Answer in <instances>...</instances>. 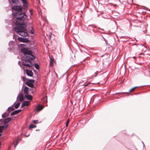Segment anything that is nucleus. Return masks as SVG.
I'll return each mask as SVG.
<instances>
[{"label": "nucleus", "mask_w": 150, "mask_h": 150, "mask_svg": "<svg viewBox=\"0 0 150 150\" xmlns=\"http://www.w3.org/2000/svg\"><path fill=\"white\" fill-rule=\"evenodd\" d=\"M14 16L16 18L15 24L16 26L14 30L19 35L23 37L28 36L27 32V25L24 22L25 19L27 16L25 13L17 12L15 13Z\"/></svg>", "instance_id": "f257e3e1"}, {"label": "nucleus", "mask_w": 150, "mask_h": 150, "mask_svg": "<svg viewBox=\"0 0 150 150\" xmlns=\"http://www.w3.org/2000/svg\"><path fill=\"white\" fill-rule=\"evenodd\" d=\"M21 51L26 58L23 60V65L28 67H32L34 65L30 60H34L35 58V57L33 55L32 51L28 48H23L21 49Z\"/></svg>", "instance_id": "f03ea898"}, {"label": "nucleus", "mask_w": 150, "mask_h": 150, "mask_svg": "<svg viewBox=\"0 0 150 150\" xmlns=\"http://www.w3.org/2000/svg\"><path fill=\"white\" fill-rule=\"evenodd\" d=\"M12 10H14L15 11H17V12L14 13H13V16L15 17V16H14V14L15 13L17 12H20L21 13H23L22 12L20 11H21L22 10V8L21 6H16L13 7L12 8Z\"/></svg>", "instance_id": "7ed1b4c3"}, {"label": "nucleus", "mask_w": 150, "mask_h": 150, "mask_svg": "<svg viewBox=\"0 0 150 150\" xmlns=\"http://www.w3.org/2000/svg\"><path fill=\"white\" fill-rule=\"evenodd\" d=\"M24 93L26 94L29 93H33V89L32 88H29L28 87L25 86L24 89Z\"/></svg>", "instance_id": "20e7f679"}, {"label": "nucleus", "mask_w": 150, "mask_h": 150, "mask_svg": "<svg viewBox=\"0 0 150 150\" xmlns=\"http://www.w3.org/2000/svg\"><path fill=\"white\" fill-rule=\"evenodd\" d=\"M17 99L20 102L23 101L24 99L23 94L21 93H20L17 97Z\"/></svg>", "instance_id": "39448f33"}, {"label": "nucleus", "mask_w": 150, "mask_h": 150, "mask_svg": "<svg viewBox=\"0 0 150 150\" xmlns=\"http://www.w3.org/2000/svg\"><path fill=\"white\" fill-rule=\"evenodd\" d=\"M23 4V7L25 8L28 7V2L26 0H21Z\"/></svg>", "instance_id": "423d86ee"}, {"label": "nucleus", "mask_w": 150, "mask_h": 150, "mask_svg": "<svg viewBox=\"0 0 150 150\" xmlns=\"http://www.w3.org/2000/svg\"><path fill=\"white\" fill-rule=\"evenodd\" d=\"M26 73L27 75L28 76L30 77L33 76V74L31 71L29 70L28 69H26Z\"/></svg>", "instance_id": "0eeeda50"}, {"label": "nucleus", "mask_w": 150, "mask_h": 150, "mask_svg": "<svg viewBox=\"0 0 150 150\" xmlns=\"http://www.w3.org/2000/svg\"><path fill=\"white\" fill-rule=\"evenodd\" d=\"M30 102L29 101H25L22 104L21 108H23L25 106H28L29 105Z\"/></svg>", "instance_id": "6e6552de"}, {"label": "nucleus", "mask_w": 150, "mask_h": 150, "mask_svg": "<svg viewBox=\"0 0 150 150\" xmlns=\"http://www.w3.org/2000/svg\"><path fill=\"white\" fill-rule=\"evenodd\" d=\"M25 97L26 99L29 100H32L33 99V97L31 95H25Z\"/></svg>", "instance_id": "1a4fd4ad"}, {"label": "nucleus", "mask_w": 150, "mask_h": 150, "mask_svg": "<svg viewBox=\"0 0 150 150\" xmlns=\"http://www.w3.org/2000/svg\"><path fill=\"white\" fill-rule=\"evenodd\" d=\"M21 110H16L13 112H12L11 113V115L13 116L16 115L18 113H19L21 111Z\"/></svg>", "instance_id": "9d476101"}, {"label": "nucleus", "mask_w": 150, "mask_h": 150, "mask_svg": "<svg viewBox=\"0 0 150 150\" xmlns=\"http://www.w3.org/2000/svg\"><path fill=\"white\" fill-rule=\"evenodd\" d=\"M12 120V119L10 117H8L7 118L5 119L4 120V124H6L8 123L9 121H11Z\"/></svg>", "instance_id": "9b49d317"}, {"label": "nucleus", "mask_w": 150, "mask_h": 150, "mask_svg": "<svg viewBox=\"0 0 150 150\" xmlns=\"http://www.w3.org/2000/svg\"><path fill=\"white\" fill-rule=\"evenodd\" d=\"M44 107L41 105H38L37 107V111H40Z\"/></svg>", "instance_id": "f8f14e48"}, {"label": "nucleus", "mask_w": 150, "mask_h": 150, "mask_svg": "<svg viewBox=\"0 0 150 150\" xmlns=\"http://www.w3.org/2000/svg\"><path fill=\"white\" fill-rule=\"evenodd\" d=\"M9 112L8 113L5 112L4 114H3L2 115V117L3 118H6V117H8L9 116Z\"/></svg>", "instance_id": "ddd939ff"}, {"label": "nucleus", "mask_w": 150, "mask_h": 150, "mask_svg": "<svg viewBox=\"0 0 150 150\" xmlns=\"http://www.w3.org/2000/svg\"><path fill=\"white\" fill-rule=\"evenodd\" d=\"M25 84L28 86L30 87L31 88H32L34 86V85L32 83L29 82H26Z\"/></svg>", "instance_id": "4468645a"}, {"label": "nucleus", "mask_w": 150, "mask_h": 150, "mask_svg": "<svg viewBox=\"0 0 150 150\" xmlns=\"http://www.w3.org/2000/svg\"><path fill=\"white\" fill-rule=\"evenodd\" d=\"M50 66L51 67L53 65V63L54 62V60L53 59H52L50 58Z\"/></svg>", "instance_id": "2eb2a0df"}, {"label": "nucleus", "mask_w": 150, "mask_h": 150, "mask_svg": "<svg viewBox=\"0 0 150 150\" xmlns=\"http://www.w3.org/2000/svg\"><path fill=\"white\" fill-rule=\"evenodd\" d=\"M9 2L10 3L11 1L12 3H14L15 4H16L18 2V0H8Z\"/></svg>", "instance_id": "dca6fc26"}, {"label": "nucleus", "mask_w": 150, "mask_h": 150, "mask_svg": "<svg viewBox=\"0 0 150 150\" xmlns=\"http://www.w3.org/2000/svg\"><path fill=\"white\" fill-rule=\"evenodd\" d=\"M22 42H28L29 41V40L27 38H23Z\"/></svg>", "instance_id": "f3484780"}, {"label": "nucleus", "mask_w": 150, "mask_h": 150, "mask_svg": "<svg viewBox=\"0 0 150 150\" xmlns=\"http://www.w3.org/2000/svg\"><path fill=\"white\" fill-rule=\"evenodd\" d=\"M34 66L35 67V68L37 69L38 70L39 69V65L37 63H35L34 64Z\"/></svg>", "instance_id": "a211bd4d"}, {"label": "nucleus", "mask_w": 150, "mask_h": 150, "mask_svg": "<svg viewBox=\"0 0 150 150\" xmlns=\"http://www.w3.org/2000/svg\"><path fill=\"white\" fill-rule=\"evenodd\" d=\"M20 105V103H18L14 105V108L16 109H17L18 108Z\"/></svg>", "instance_id": "6ab92c4d"}, {"label": "nucleus", "mask_w": 150, "mask_h": 150, "mask_svg": "<svg viewBox=\"0 0 150 150\" xmlns=\"http://www.w3.org/2000/svg\"><path fill=\"white\" fill-rule=\"evenodd\" d=\"M141 45L143 47V48L142 49L143 51L144 52H146L147 50L146 47L144 46L143 45Z\"/></svg>", "instance_id": "aec40b11"}, {"label": "nucleus", "mask_w": 150, "mask_h": 150, "mask_svg": "<svg viewBox=\"0 0 150 150\" xmlns=\"http://www.w3.org/2000/svg\"><path fill=\"white\" fill-rule=\"evenodd\" d=\"M36 127V125H34L32 124H30L29 126V128H35Z\"/></svg>", "instance_id": "412c9836"}, {"label": "nucleus", "mask_w": 150, "mask_h": 150, "mask_svg": "<svg viewBox=\"0 0 150 150\" xmlns=\"http://www.w3.org/2000/svg\"><path fill=\"white\" fill-rule=\"evenodd\" d=\"M4 125L1 126L2 128L3 129L4 128H6L8 126V125L7 124H4Z\"/></svg>", "instance_id": "4be33fe9"}, {"label": "nucleus", "mask_w": 150, "mask_h": 150, "mask_svg": "<svg viewBox=\"0 0 150 150\" xmlns=\"http://www.w3.org/2000/svg\"><path fill=\"white\" fill-rule=\"evenodd\" d=\"M23 38L18 37V40L19 41L22 42Z\"/></svg>", "instance_id": "5701e85b"}, {"label": "nucleus", "mask_w": 150, "mask_h": 150, "mask_svg": "<svg viewBox=\"0 0 150 150\" xmlns=\"http://www.w3.org/2000/svg\"><path fill=\"white\" fill-rule=\"evenodd\" d=\"M18 144V139H17L16 142H14L13 144L15 146H17Z\"/></svg>", "instance_id": "b1692460"}, {"label": "nucleus", "mask_w": 150, "mask_h": 150, "mask_svg": "<svg viewBox=\"0 0 150 150\" xmlns=\"http://www.w3.org/2000/svg\"><path fill=\"white\" fill-rule=\"evenodd\" d=\"M138 87V86H135V87H133V88H132L129 91V93L131 91H133L135 88H136Z\"/></svg>", "instance_id": "393cba45"}, {"label": "nucleus", "mask_w": 150, "mask_h": 150, "mask_svg": "<svg viewBox=\"0 0 150 150\" xmlns=\"http://www.w3.org/2000/svg\"><path fill=\"white\" fill-rule=\"evenodd\" d=\"M32 122L35 124H38V120H33Z\"/></svg>", "instance_id": "a878e982"}, {"label": "nucleus", "mask_w": 150, "mask_h": 150, "mask_svg": "<svg viewBox=\"0 0 150 150\" xmlns=\"http://www.w3.org/2000/svg\"><path fill=\"white\" fill-rule=\"evenodd\" d=\"M13 108L12 107H9L7 109V110L8 111L9 110H13Z\"/></svg>", "instance_id": "bb28decb"}, {"label": "nucleus", "mask_w": 150, "mask_h": 150, "mask_svg": "<svg viewBox=\"0 0 150 150\" xmlns=\"http://www.w3.org/2000/svg\"><path fill=\"white\" fill-rule=\"evenodd\" d=\"M30 13L31 15H32L33 14V11L32 10H29Z\"/></svg>", "instance_id": "cd10ccee"}, {"label": "nucleus", "mask_w": 150, "mask_h": 150, "mask_svg": "<svg viewBox=\"0 0 150 150\" xmlns=\"http://www.w3.org/2000/svg\"><path fill=\"white\" fill-rule=\"evenodd\" d=\"M13 44V43L12 42H10L9 43V45H12Z\"/></svg>", "instance_id": "c85d7f7f"}, {"label": "nucleus", "mask_w": 150, "mask_h": 150, "mask_svg": "<svg viewBox=\"0 0 150 150\" xmlns=\"http://www.w3.org/2000/svg\"><path fill=\"white\" fill-rule=\"evenodd\" d=\"M3 129L2 128L1 126H0V132H1Z\"/></svg>", "instance_id": "c756f323"}, {"label": "nucleus", "mask_w": 150, "mask_h": 150, "mask_svg": "<svg viewBox=\"0 0 150 150\" xmlns=\"http://www.w3.org/2000/svg\"><path fill=\"white\" fill-rule=\"evenodd\" d=\"M88 83H84L83 85H84V86H88Z\"/></svg>", "instance_id": "7c9ffc66"}, {"label": "nucleus", "mask_w": 150, "mask_h": 150, "mask_svg": "<svg viewBox=\"0 0 150 150\" xmlns=\"http://www.w3.org/2000/svg\"><path fill=\"white\" fill-rule=\"evenodd\" d=\"M69 120H67V123H66V126H67V125H68V124L69 123Z\"/></svg>", "instance_id": "2f4dec72"}, {"label": "nucleus", "mask_w": 150, "mask_h": 150, "mask_svg": "<svg viewBox=\"0 0 150 150\" xmlns=\"http://www.w3.org/2000/svg\"><path fill=\"white\" fill-rule=\"evenodd\" d=\"M98 28L99 29H100V30H102V31H104V29H102V28Z\"/></svg>", "instance_id": "473e14b6"}, {"label": "nucleus", "mask_w": 150, "mask_h": 150, "mask_svg": "<svg viewBox=\"0 0 150 150\" xmlns=\"http://www.w3.org/2000/svg\"><path fill=\"white\" fill-rule=\"evenodd\" d=\"M31 32L32 34H34V32L33 31H32V30H31Z\"/></svg>", "instance_id": "72a5a7b5"}, {"label": "nucleus", "mask_w": 150, "mask_h": 150, "mask_svg": "<svg viewBox=\"0 0 150 150\" xmlns=\"http://www.w3.org/2000/svg\"><path fill=\"white\" fill-rule=\"evenodd\" d=\"M3 120L1 119L0 120V122H1V121H2Z\"/></svg>", "instance_id": "f704fd0d"}, {"label": "nucleus", "mask_w": 150, "mask_h": 150, "mask_svg": "<svg viewBox=\"0 0 150 150\" xmlns=\"http://www.w3.org/2000/svg\"><path fill=\"white\" fill-rule=\"evenodd\" d=\"M2 135V134L0 133V137Z\"/></svg>", "instance_id": "c9c22d12"}, {"label": "nucleus", "mask_w": 150, "mask_h": 150, "mask_svg": "<svg viewBox=\"0 0 150 150\" xmlns=\"http://www.w3.org/2000/svg\"><path fill=\"white\" fill-rule=\"evenodd\" d=\"M51 35H50V38H51Z\"/></svg>", "instance_id": "e433bc0d"}, {"label": "nucleus", "mask_w": 150, "mask_h": 150, "mask_svg": "<svg viewBox=\"0 0 150 150\" xmlns=\"http://www.w3.org/2000/svg\"><path fill=\"white\" fill-rule=\"evenodd\" d=\"M29 134H28V135L26 136V137H28V136H29Z\"/></svg>", "instance_id": "4c0bfd02"}, {"label": "nucleus", "mask_w": 150, "mask_h": 150, "mask_svg": "<svg viewBox=\"0 0 150 150\" xmlns=\"http://www.w3.org/2000/svg\"><path fill=\"white\" fill-rule=\"evenodd\" d=\"M104 38V40H105V41H106V39H105V38Z\"/></svg>", "instance_id": "58836bf2"}, {"label": "nucleus", "mask_w": 150, "mask_h": 150, "mask_svg": "<svg viewBox=\"0 0 150 150\" xmlns=\"http://www.w3.org/2000/svg\"><path fill=\"white\" fill-rule=\"evenodd\" d=\"M91 26V25H89V26Z\"/></svg>", "instance_id": "ea45409f"}, {"label": "nucleus", "mask_w": 150, "mask_h": 150, "mask_svg": "<svg viewBox=\"0 0 150 150\" xmlns=\"http://www.w3.org/2000/svg\"><path fill=\"white\" fill-rule=\"evenodd\" d=\"M96 76V75H95V76Z\"/></svg>", "instance_id": "a19ab883"}]
</instances>
